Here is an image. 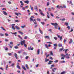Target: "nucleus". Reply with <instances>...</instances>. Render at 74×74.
Listing matches in <instances>:
<instances>
[{
    "label": "nucleus",
    "mask_w": 74,
    "mask_h": 74,
    "mask_svg": "<svg viewBox=\"0 0 74 74\" xmlns=\"http://www.w3.org/2000/svg\"><path fill=\"white\" fill-rule=\"evenodd\" d=\"M48 56H49V54H48L46 56V58H47Z\"/></svg>",
    "instance_id": "63"
},
{
    "label": "nucleus",
    "mask_w": 74,
    "mask_h": 74,
    "mask_svg": "<svg viewBox=\"0 0 74 74\" xmlns=\"http://www.w3.org/2000/svg\"><path fill=\"white\" fill-rule=\"evenodd\" d=\"M54 62V63H57V62H58V60H56V61H55Z\"/></svg>",
    "instance_id": "51"
},
{
    "label": "nucleus",
    "mask_w": 74,
    "mask_h": 74,
    "mask_svg": "<svg viewBox=\"0 0 74 74\" xmlns=\"http://www.w3.org/2000/svg\"><path fill=\"white\" fill-rule=\"evenodd\" d=\"M0 36H4V34H1Z\"/></svg>",
    "instance_id": "50"
},
{
    "label": "nucleus",
    "mask_w": 74,
    "mask_h": 74,
    "mask_svg": "<svg viewBox=\"0 0 74 74\" xmlns=\"http://www.w3.org/2000/svg\"><path fill=\"white\" fill-rule=\"evenodd\" d=\"M71 42H73V40L71 39H70V41L69 42V44H71Z\"/></svg>",
    "instance_id": "24"
},
{
    "label": "nucleus",
    "mask_w": 74,
    "mask_h": 74,
    "mask_svg": "<svg viewBox=\"0 0 74 74\" xmlns=\"http://www.w3.org/2000/svg\"><path fill=\"white\" fill-rule=\"evenodd\" d=\"M34 10H36V11H37V10H38V8H37V5H36L35 7L34 8Z\"/></svg>",
    "instance_id": "16"
},
{
    "label": "nucleus",
    "mask_w": 74,
    "mask_h": 74,
    "mask_svg": "<svg viewBox=\"0 0 74 74\" xmlns=\"http://www.w3.org/2000/svg\"><path fill=\"white\" fill-rule=\"evenodd\" d=\"M54 38L55 40H57V37H54Z\"/></svg>",
    "instance_id": "56"
},
{
    "label": "nucleus",
    "mask_w": 74,
    "mask_h": 74,
    "mask_svg": "<svg viewBox=\"0 0 74 74\" xmlns=\"http://www.w3.org/2000/svg\"><path fill=\"white\" fill-rule=\"evenodd\" d=\"M18 33H20L21 34H23V33L22 32L20 31H18Z\"/></svg>",
    "instance_id": "29"
},
{
    "label": "nucleus",
    "mask_w": 74,
    "mask_h": 74,
    "mask_svg": "<svg viewBox=\"0 0 74 74\" xmlns=\"http://www.w3.org/2000/svg\"><path fill=\"white\" fill-rule=\"evenodd\" d=\"M11 34H13L15 35V36H16V34H17V32L12 33L11 32Z\"/></svg>",
    "instance_id": "14"
},
{
    "label": "nucleus",
    "mask_w": 74,
    "mask_h": 74,
    "mask_svg": "<svg viewBox=\"0 0 74 74\" xmlns=\"http://www.w3.org/2000/svg\"><path fill=\"white\" fill-rule=\"evenodd\" d=\"M15 14L16 15H17V16H18L19 15H19H21V14L19 12H18V13L15 12Z\"/></svg>",
    "instance_id": "11"
},
{
    "label": "nucleus",
    "mask_w": 74,
    "mask_h": 74,
    "mask_svg": "<svg viewBox=\"0 0 74 74\" xmlns=\"http://www.w3.org/2000/svg\"><path fill=\"white\" fill-rule=\"evenodd\" d=\"M8 65H7L6 66V70H7V69H8Z\"/></svg>",
    "instance_id": "36"
},
{
    "label": "nucleus",
    "mask_w": 74,
    "mask_h": 74,
    "mask_svg": "<svg viewBox=\"0 0 74 74\" xmlns=\"http://www.w3.org/2000/svg\"><path fill=\"white\" fill-rule=\"evenodd\" d=\"M68 51V49H66L65 51V53H67V52Z\"/></svg>",
    "instance_id": "35"
},
{
    "label": "nucleus",
    "mask_w": 74,
    "mask_h": 74,
    "mask_svg": "<svg viewBox=\"0 0 74 74\" xmlns=\"http://www.w3.org/2000/svg\"><path fill=\"white\" fill-rule=\"evenodd\" d=\"M61 56L62 57H65V56H66V55H64L63 54H62L61 55Z\"/></svg>",
    "instance_id": "27"
},
{
    "label": "nucleus",
    "mask_w": 74,
    "mask_h": 74,
    "mask_svg": "<svg viewBox=\"0 0 74 74\" xmlns=\"http://www.w3.org/2000/svg\"><path fill=\"white\" fill-rule=\"evenodd\" d=\"M47 43H48V44H52V42H47Z\"/></svg>",
    "instance_id": "52"
},
{
    "label": "nucleus",
    "mask_w": 74,
    "mask_h": 74,
    "mask_svg": "<svg viewBox=\"0 0 74 74\" xmlns=\"http://www.w3.org/2000/svg\"><path fill=\"white\" fill-rule=\"evenodd\" d=\"M10 45H12V44H13V42H10Z\"/></svg>",
    "instance_id": "57"
},
{
    "label": "nucleus",
    "mask_w": 74,
    "mask_h": 74,
    "mask_svg": "<svg viewBox=\"0 0 74 74\" xmlns=\"http://www.w3.org/2000/svg\"><path fill=\"white\" fill-rule=\"evenodd\" d=\"M34 14H35V15H36V16H37L38 15V14L37 13H34Z\"/></svg>",
    "instance_id": "59"
},
{
    "label": "nucleus",
    "mask_w": 74,
    "mask_h": 74,
    "mask_svg": "<svg viewBox=\"0 0 74 74\" xmlns=\"http://www.w3.org/2000/svg\"><path fill=\"white\" fill-rule=\"evenodd\" d=\"M24 45L25 47V48H27V45L25 43L24 44Z\"/></svg>",
    "instance_id": "39"
},
{
    "label": "nucleus",
    "mask_w": 74,
    "mask_h": 74,
    "mask_svg": "<svg viewBox=\"0 0 74 74\" xmlns=\"http://www.w3.org/2000/svg\"><path fill=\"white\" fill-rule=\"evenodd\" d=\"M14 55L16 59H18V54L15 53H14Z\"/></svg>",
    "instance_id": "7"
},
{
    "label": "nucleus",
    "mask_w": 74,
    "mask_h": 74,
    "mask_svg": "<svg viewBox=\"0 0 74 74\" xmlns=\"http://www.w3.org/2000/svg\"><path fill=\"white\" fill-rule=\"evenodd\" d=\"M56 70V68H54L53 69H52V71H53V72L54 73V72H55V70Z\"/></svg>",
    "instance_id": "19"
},
{
    "label": "nucleus",
    "mask_w": 74,
    "mask_h": 74,
    "mask_svg": "<svg viewBox=\"0 0 74 74\" xmlns=\"http://www.w3.org/2000/svg\"><path fill=\"white\" fill-rule=\"evenodd\" d=\"M58 37V38H60V40H62V36H60L58 35H57Z\"/></svg>",
    "instance_id": "10"
},
{
    "label": "nucleus",
    "mask_w": 74,
    "mask_h": 74,
    "mask_svg": "<svg viewBox=\"0 0 74 74\" xmlns=\"http://www.w3.org/2000/svg\"><path fill=\"white\" fill-rule=\"evenodd\" d=\"M44 37L45 38H47V39H48V40H49V39H50L49 36H45Z\"/></svg>",
    "instance_id": "6"
},
{
    "label": "nucleus",
    "mask_w": 74,
    "mask_h": 74,
    "mask_svg": "<svg viewBox=\"0 0 74 74\" xmlns=\"http://www.w3.org/2000/svg\"><path fill=\"white\" fill-rule=\"evenodd\" d=\"M45 62H48V61H49V59H47V58H45Z\"/></svg>",
    "instance_id": "21"
},
{
    "label": "nucleus",
    "mask_w": 74,
    "mask_h": 74,
    "mask_svg": "<svg viewBox=\"0 0 74 74\" xmlns=\"http://www.w3.org/2000/svg\"><path fill=\"white\" fill-rule=\"evenodd\" d=\"M20 3H21V5L23 6L24 5V3H23V2H22V1H21Z\"/></svg>",
    "instance_id": "20"
},
{
    "label": "nucleus",
    "mask_w": 74,
    "mask_h": 74,
    "mask_svg": "<svg viewBox=\"0 0 74 74\" xmlns=\"http://www.w3.org/2000/svg\"><path fill=\"white\" fill-rule=\"evenodd\" d=\"M53 61L50 60L49 61V62L48 63V64H51L52 63H53Z\"/></svg>",
    "instance_id": "8"
},
{
    "label": "nucleus",
    "mask_w": 74,
    "mask_h": 74,
    "mask_svg": "<svg viewBox=\"0 0 74 74\" xmlns=\"http://www.w3.org/2000/svg\"><path fill=\"white\" fill-rule=\"evenodd\" d=\"M45 47L46 48H47V49H48V45H47V44L45 45Z\"/></svg>",
    "instance_id": "30"
},
{
    "label": "nucleus",
    "mask_w": 74,
    "mask_h": 74,
    "mask_svg": "<svg viewBox=\"0 0 74 74\" xmlns=\"http://www.w3.org/2000/svg\"><path fill=\"white\" fill-rule=\"evenodd\" d=\"M24 2L25 3H26V4H29V1L28 0L25 1Z\"/></svg>",
    "instance_id": "12"
},
{
    "label": "nucleus",
    "mask_w": 74,
    "mask_h": 74,
    "mask_svg": "<svg viewBox=\"0 0 74 74\" xmlns=\"http://www.w3.org/2000/svg\"><path fill=\"white\" fill-rule=\"evenodd\" d=\"M65 20H66V19L65 18H62V21H65Z\"/></svg>",
    "instance_id": "60"
},
{
    "label": "nucleus",
    "mask_w": 74,
    "mask_h": 74,
    "mask_svg": "<svg viewBox=\"0 0 74 74\" xmlns=\"http://www.w3.org/2000/svg\"><path fill=\"white\" fill-rule=\"evenodd\" d=\"M49 58L51 59V60H53V58H52V57L51 56H50L49 57Z\"/></svg>",
    "instance_id": "43"
},
{
    "label": "nucleus",
    "mask_w": 74,
    "mask_h": 74,
    "mask_svg": "<svg viewBox=\"0 0 74 74\" xmlns=\"http://www.w3.org/2000/svg\"><path fill=\"white\" fill-rule=\"evenodd\" d=\"M39 31L40 33H41V34H42L43 33H42V31H41V30L40 29Z\"/></svg>",
    "instance_id": "37"
},
{
    "label": "nucleus",
    "mask_w": 74,
    "mask_h": 74,
    "mask_svg": "<svg viewBox=\"0 0 74 74\" xmlns=\"http://www.w3.org/2000/svg\"><path fill=\"white\" fill-rule=\"evenodd\" d=\"M34 49V48L33 47L32 48V46H30L28 47V50L29 51H33Z\"/></svg>",
    "instance_id": "3"
},
{
    "label": "nucleus",
    "mask_w": 74,
    "mask_h": 74,
    "mask_svg": "<svg viewBox=\"0 0 74 74\" xmlns=\"http://www.w3.org/2000/svg\"><path fill=\"white\" fill-rule=\"evenodd\" d=\"M38 25H35V26H34V27L35 28H36V27H37V26H38Z\"/></svg>",
    "instance_id": "61"
},
{
    "label": "nucleus",
    "mask_w": 74,
    "mask_h": 74,
    "mask_svg": "<svg viewBox=\"0 0 74 74\" xmlns=\"http://www.w3.org/2000/svg\"><path fill=\"white\" fill-rule=\"evenodd\" d=\"M51 25H53V26H54V28L56 29H58V27H59V25H58V24L57 23H51Z\"/></svg>",
    "instance_id": "1"
},
{
    "label": "nucleus",
    "mask_w": 74,
    "mask_h": 74,
    "mask_svg": "<svg viewBox=\"0 0 74 74\" xmlns=\"http://www.w3.org/2000/svg\"><path fill=\"white\" fill-rule=\"evenodd\" d=\"M3 14L5 15H7L8 14L7 13V12H6L3 11Z\"/></svg>",
    "instance_id": "15"
},
{
    "label": "nucleus",
    "mask_w": 74,
    "mask_h": 74,
    "mask_svg": "<svg viewBox=\"0 0 74 74\" xmlns=\"http://www.w3.org/2000/svg\"><path fill=\"white\" fill-rule=\"evenodd\" d=\"M58 46H59V47H61V44H58Z\"/></svg>",
    "instance_id": "53"
},
{
    "label": "nucleus",
    "mask_w": 74,
    "mask_h": 74,
    "mask_svg": "<svg viewBox=\"0 0 74 74\" xmlns=\"http://www.w3.org/2000/svg\"><path fill=\"white\" fill-rule=\"evenodd\" d=\"M56 7L57 8H59V9H60V8H63V7H62V6H59V5L57 6Z\"/></svg>",
    "instance_id": "9"
},
{
    "label": "nucleus",
    "mask_w": 74,
    "mask_h": 74,
    "mask_svg": "<svg viewBox=\"0 0 74 74\" xmlns=\"http://www.w3.org/2000/svg\"><path fill=\"white\" fill-rule=\"evenodd\" d=\"M50 15L51 16H52V17L53 16V14L52 13L50 12Z\"/></svg>",
    "instance_id": "41"
},
{
    "label": "nucleus",
    "mask_w": 74,
    "mask_h": 74,
    "mask_svg": "<svg viewBox=\"0 0 74 74\" xmlns=\"http://www.w3.org/2000/svg\"><path fill=\"white\" fill-rule=\"evenodd\" d=\"M29 58V56H26V57H25V59L27 60V59H28Z\"/></svg>",
    "instance_id": "44"
},
{
    "label": "nucleus",
    "mask_w": 74,
    "mask_h": 74,
    "mask_svg": "<svg viewBox=\"0 0 74 74\" xmlns=\"http://www.w3.org/2000/svg\"><path fill=\"white\" fill-rule=\"evenodd\" d=\"M14 65H15V63H12L11 65V66H12V67H14Z\"/></svg>",
    "instance_id": "26"
},
{
    "label": "nucleus",
    "mask_w": 74,
    "mask_h": 74,
    "mask_svg": "<svg viewBox=\"0 0 74 74\" xmlns=\"http://www.w3.org/2000/svg\"><path fill=\"white\" fill-rule=\"evenodd\" d=\"M40 14L41 15H42V16H45V14H44L42 12H40Z\"/></svg>",
    "instance_id": "25"
},
{
    "label": "nucleus",
    "mask_w": 74,
    "mask_h": 74,
    "mask_svg": "<svg viewBox=\"0 0 74 74\" xmlns=\"http://www.w3.org/2000/svg\"><path fill=\"white\" fill-rule=\"evenodd\" d=\"M16 67L18 69H19V70H21V67H20V66L19 65H17Z\"/></svg>",
    "instance_id": "23"
},
{
    "label": "nucleus",
    "mask_w": 74,
    "mask_h": 74,
    "mask_svg": "<svg viewBox=\"0 0 74 74\" xmlns=\"http://www.w3.org/2000/svg\"><path fill=\"white\" fill-rule=\"evenodd\" d=\"M24 39H27V36H25L24 37Z\"/></svg>",
    "instance_id": "46"
},
{
    "label": "nucleus",
    "mask_w": 74,
    "mask_h": 74,
    "mask_svg": "<svg viewBox=\"0 0 74 74\" xmlns=\"http://www.w3.org/2000/svg\"><path fill=\"white\" fill-rule=\"evenodd\" d=\"M63 47H62V48H61L60 49V51H62V50H63Z\"/></svg>",
    "instance_id": "47"
},
{
    "label": "nucleus",
    "mask_w": 74,
    "mask_h": 74,
    "mask_svg": "<svg viewBox=\"0 0 74 74\" xmlns=\"http://www.w3.org/2000/svg\"><path fill=\"white\" fill-rule=\"evenodd\" d=\"M65 25L66 26H68V25H69V23H65Z\"/></svg>",
    "instance_id": "34"
},
{
    "label": "nucleus",
    "mask_w": 74,
    "mask_h": 74,
    "mask_svg": "<svg viewBox=\"0 0 74 74\" xmlns=\"http://www.w3.org/2000/svg\"><path fill=\"white\" fill-rule=\"evenodd\" d=\"M69 4H71V5H73V3H72V1H70V2H69Z\"/></svg>",
    "instance_id": "40"
},
{
    "label": "nucleus",
    "mask_w": 74,
    "mask_h": 74,
    "mask_svg": "<svg viewBox=\"0 0 74 74\" xmlns=\"http://www.w3.org/2000/svg\"><path fill=\"white\" fill-rule=\"evenodd\" d=\"M15 27L17 29V30H19L20 28L18 26H15Z\"/></svg>",
    "instance_id": "13"
},
{
    "label": "nucleus",
    "mask_w": 74,
    "mask_h": 74,
    "mask_svg": "<svg viewBox=\"0 0 74 74\" xmlns=\"http://www.w3.org/2000/svg\"><path fill=\"white\" fill-rule=\"evenodd\" d=\"M22 68L23 69V70H26V69L25 68V66H22Z\"/></svg>",
    "instance_id": "22"
},
{
    "label": "nucleus",
    "mask_w": 74,
    "mask_h": 74,
    "mask_svg": "<svg viewBox=\"0 0 74 74\" xmlns=\"http://www.w3.org/2000/svg\"><path fill=\"white\" fill-rule=\"evenodd\" d=\"M67 29H68V30H70V27L69 26H68L67 27Z\"/></svg>",
    "instance_id": "42"
},
{
    "label": "nucleus",
    "mask_w": 74,
    "mask_h": 74,
    "mask_svg": "<svg viewBox=\"0 0 74 74\" xmlns=\"http://www.w3.org/2000/svg\"><path fill=\"white\" fill-rule=\"evenodd\" d=\"M37 55H39L40 53V49H38V50L37 51Z\"/></svg>",
    "instance_id": "18"
},
{
    "label": "nucleus",
    "mask_w": 74,
    "mask_h": 74,
    "mask_svg": "<svg viewBox=\"0 0 74 74\" xmlns=\"http://www.w3.org/2000/svg\"><path fill=\"white\" fill-rule=\"evenodd\" d=\"M21 45H23V44H25V40H23V41L21 40Z\"/></svg>",
    "instance_id": "4"
},
{
    "label": "nucleus",
    "mask_w": 74,
    "mask_h": 74,
    "mask_svg": "<svg viewBox=\"0 0 74 74\" xmlns=\"http://www.w3.org/2000/svg\"><path fill=\"white\" fill-rule=\"evenodd\" d=\"M25 25L22 26H21V27L22 28H24V27H25Z\"/></svg>",
    "instance_id": "62"
},
{
    "label": "nucleus",
    "mask_w": 74,
    "mask_h": 74,
    "mask_svg": "<svg viewBox=\"0 0 74 74\" xmlns=\"http://www.w3.org/2000/svg\"><path fill=\"white\" fill-rule=\"evenodd\" d=\"M18 37H19V38H20L21 39V40H23V39H22V38H21V36H20V35H18Z\"/></svg>",
    "instance_id": "33"
},
{
    "label": "nucleus",
    "mask_w": 74,
    "mask_h": 74,
    "mask_svg": "<svg viewBox=\"0 0 74 74\" xmlns=\"http://www.w3.org/2000/svg\"><path fill=\"white\" fill-rule=\"evenodd\" d=\"M15 24H12V28L13 29V30H15V28L14 27V26H15Z\"/></svg>",
    "instance_id": "5"
},
{
    "label": "nucleus",
    "mask_w": 74,
    "mask_h": 74,
    "mask_svg": "<svg viewBox=\"0 0 74 74\" xmlns=\"http://www.w3.org/2000/svg\"><path fill=\"white\" fill-rule=\"evenodd\" d=\"M1 29H2V30H4V31H6V30L5 29H4V28L3 27H1Z\"/></svg>",
    "instance_id": "32"
},
{
    "label": "nucleus",
    "mask_w": 74,
    "mask_h": 74,
    "mask_svg": "<svg viewBox=\"0 0 74 74\" xmlns=\"http://www.w3.org/2000/svg\"><path fill=\"white\" fill-rule=\"evenodd\" d=\"M14 48H15V49H18L19 48V47L17 46H15Z\"/></svg>",
    "instance_id": "31"
},
{
    "label": "nucleus",
    "mask_w": 74,
    "mask_h": 74,
    "mask_svg": "<svg viewBox=\"0 0 74 74\" xmlns=\"http://www.w3.org/2000/svg\"><path fill=\"white\" fill-rule=\"evenodd\" d=\"M41 23L42 24V25H44L45 24V23L44 22H41Z\"/></svg>",
    "instance_id": "58"
},
{
    "label": "nucleus",
    "mask_w": 74,
    "mask_h": 74,
    "mask_svg": "<svg viewBox=\"0 0 74 74\" xmlns=\"http://www.w3.org/2000/svg\"><path fill=\"white\" fill-rule=\"evenodd\" d=\"M50 55H51L52 56H53V54L52 51H50Z\"/></svg>",
    "instance_id": "17"
},
{
    "label": "nucleus",
    "mask_w": 74,
    "mask_h": 74,
    "mask_svg": "<svg viewBox=\"0 0 74 74\" xmlns=\"http://www.w3.org/2000/svg\"><path fill=\"white\" fill-rule=\"evenodd\" d=\"M49 5V2H48L47 3V6H48Z\"/></svg>",
    "instance_id": "49"
},
{
    "label": "nucleus",
    "mask_w": 74,
    "mask_h": 74,
    "mask_svg": "<svg viewBox=\"0 0 74 74\" xmlns=\"http://www.w3.org/2000/svg\"><path fill=\"white\" fill-rule=\"evenodd\" d=\"M25 67L27 69H29V68L28 67V66H27V64H26L25 65Z\"/></svg>",
    "instance_id": "28"
},
{
    "label": "nucleus",
    "mask_w": 74,
    "mask_h": 74,
    "mask_svg": "<svg viewBox=\"0 0 74 74\" xmlns=\"http://www.w3.org/2000/svg\"><path fill=\"white\" fill-rule=\"evenodd\" d=\"M8 55H9V56H10V55H12V54H11V53H8Z\"/></svg>",
    "instance_id": "54"
},
{
    "label": "nucleus",
    "mask_w": 74,
    "mask_h": 74,
    "mask_svg": "<svg viewBox=\"0 0 74 74\" xmlns=\"http://www.w3.org/2000/svg\"><path fill=\"white\" fill-rule=\"evenodd\" d=\"M15 22H19L20 21H19L18 20H16L15 21Z\"/></svg>",
    "instance_id": "38"
},
{
    "label": "nucleus",
    "mask_w": 74,
    "mask_h": 74,
    "mask_svg": "<svg viewBox=\"0 0 74 74\" xmlns=\"http://www.w3.org/2000/svg\"><path fill=\"white\" fill-rule=\"evenodd\" d=\"M53 45L54 47H57V44H55Z\"/></svg>",
    "instance_id": "48"
},
{
    "label": "nucleus",
    "mask_w": 74,
    "mask_h": 74,
    "mask_svg": "<svg viewBox=\"0 0 74 74\" xmlns=\"http://www.w3.org/2000/svg\"><path fill=\"white\" fill-rule=\"evenodd\" d=\"M32 18H34V17L33 16H31V17L30 18V22H32V21L33 22H34L36 21V19H34L33 20V19Z\"/></svg>",
    "instance_id": "2"
},
{
    "label": "nucleus",
    "mask_w": 74,
    "mask_h": 74,
    "mask_svg": "<svg viewBox=\"0 0 74 74\" xmlns=\"http://www.w3.org/2000/svg\"><path fill=\"white\" fill-rule=\"evenodd\" d=\"M48 11H51V8H49Z\"/></svg>",
    "instance_id": "64"
},
{
    "label": "nucleus",
    "mask_w": 74,
    "mask_h": 74,
    "mask_svg": "<svg viewBox=\"0 0 74 74\" xmlns=\"http://www.w3.org/2000/svg\"><path fill=\"white\" fill-rule=\"evenodd\" d=\"M65 62H65V61H62L61 62V63H65Z\"/></svg>",
    "instance_id": "55"
},
{
    "label": "nucleus",
    "mask_w": 74,
    "mask_h": 74,
    "mask_svg": "<svg viewBox=\"0 0 74 74\" xmlns=\"http://www.w3.org/2000/svg\"><path fill=\"white\" fill-rule=\"evenodd\" d=\"M37 21H39V22H40V21H41V20L40 18H37Z\"/></svg>",
    "instance_id": "45"
}]
</instances>
